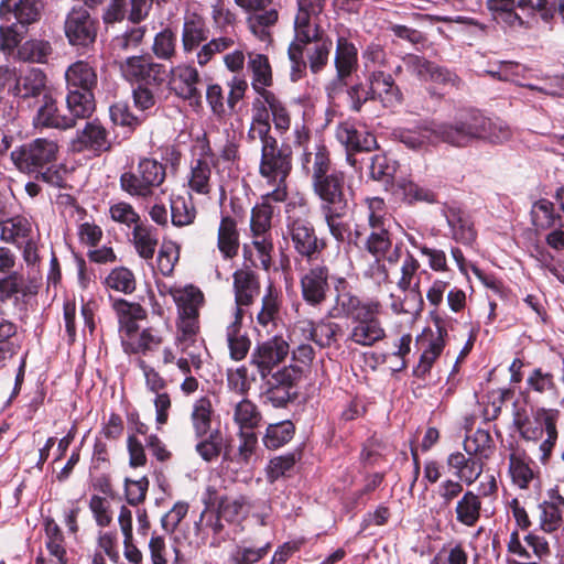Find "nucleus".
Instances as JSON below:
<instances>
[{"mask_svg":"<svg viewBox=\"0 0 564 564\" xmlns=\"http://www.w3.org/2000/svg\"><path fill=\"white\" fill-rule=\"evenodd\" d=\"M290 352V345L282 336L258 343L250 356L261 379L262 395L274 408H284L296 397L294 390L303 376L299 365L280 367Z\"/></svg>","mask_w":564,"mask_h":564,"instance_id":"1","label":"nucleus"},{"mask_svg":"<svg viewBox=\"0 0 564 564\" xmlns=\"http://www.w3.org/2000/svg\"><path fill=\"white\" fill-rule=\"evenodd\" d=\"M367 220L370 232L367 236L364 249L373 257L365 275L381 284L388 281L389 273L382 259L392 248V235L390 232L391 219L383 198L373 196L366 198Z\"/></svg>","mask_w":564,"mask_h":564,"instance_id":"2","label":"nucleus"},{"mask_svg":"<svg viewBox=\"0 0 564 564\" xmlns=\"http://www.w3.org/2000/svg\"><path fill=\"white\" fill-rule=\"evenodd\" d=\"M58 153L57 141L36 138L12 150L10 159L21 173L34 175L51 186L63 187L64 177L56 165Z\"/></svg>","mask_w":564,"mask_h":564,"instance_id":"3","label":"nucleus"},{"mask_svg":"<svg viewBox=\"0 0 564 564\" xmlns=\"http://www.w3.org/2000/svg\"><path fill=\"white\" fill-rule=\"evenodd\" d=\"M249 143L260 142L259 174L265 182L288 178L292 171V150L288 144L279 145L271 133V126H250L247 131Z\"/></svg>","mask_w":564,"mask_h":564,"instance_id":"4","label":"nucleus"},{"mask_svg":"<svg viewBox=\"0 0 564 564\" xmlns=\"http://www.w3.org/2000/svg\"><path fill=\"white\" fill-rule=\"evenodd\" d=\"M210 30L205 19L196 12H186L183 18L181 42L184 54H196L200 67L206 66L216 54L234 46L229 36L209 39Z\"/></svg>","mask_w":564,"mask_h":564,"instance_id":"5","label":"nucleus"},{"mask_svg":"<svg viewBox=\"0 0 564 564\" xmlns=\"http://www.w3.org/2000/svg\"><path fill=\"white\" fill-rule=\"evenodd\" d=\"M66 107L76 117H90L96 108L94 90L98 85L96 67L85 59L72 63L64 73Z\"/></svg>","mask_w":564,"mask_h":564,"instance_id":"6","label":"nucleus"},{"mask_svg":"<svg viewBox=\"0 0 564 564\" xmlns=\"http://www.w3.org/2000/svg\"><path fill=\"white\" fill-rule=\"evenodd\" d=\"M166 177V166L153 158H140L135 169L120 175L123 192L139 199L152 197Z\"/></svg>","mask_w":564,"mask_h":564,"instance_id":"7","label":"nucleus"},{"mask_svg":"<svg viewBox=\"0 0 564 564\" xmlns=\"http://www.w3.org/2000/svg\"><path fill=\"white\" fill-rule=\"evenodd\" d=\"M318 17L319 14L297 9L293 23L294 39L288 47V57L291 63L290 78L293 83L305 77V62L303 57L305 44L324 33L319 24L314 21Z\"/></svg>","mask_w":564,"mask_h":564,"instance_id":"8","label":"nucleus"},{"mask_svg":"<svg viewBox=\"0 0 564 564\" xmlns=\"http://www.w3.org/2000/svg\"><path fill=\"white\" fill-rule=\"evenodd\" d=\"M392 55L382 44L375 41L368 43L361 51L362 74L367 84H376L403 98L392 74H389Z\"/></svg>","mask_w":564,"mask_h":564,"instance_id":"9","label":"nucleus"},{"mask_svg":"<svg viewBox=\"0 0 564 564\" xmlns=\"http://www.w3.org/2000/svg\"><path fill=\"white\" fill-rule=\"evenodd\" d=\"M487 118L477 109L462 110L453 122H440L443 142L454 147H466L475 140H482Z\"/></svg>","mask_w":564,"mask_h":564,"instance_id":"10","label":"nucleus"},{"mask_svg":"<svg viewBox=\"0 0 564 564\" xmlns=\"http://www.w3.org/2000/svg\"><path fill=\"white\" fill-rule=\"evenodd\" d=\"M284 239L290 241L297 256L306 261H316L326 248V241L318 238L314 225L305 217H286Z\"/></svg>","mask_w":564,"mask_h":564,"instance_id":"11","label":"nucleus"},{"mask_svg":"<svg viewBox=\"0 0 564 564\" xmlns=\"http://www.w3.org/2000/svg\"><path fill=\"white\" fill-rule=\"evenodd\" d=\"M120 72L126 80L137 86L161 88L167 72L166 67L149 56H129L120 62Z\"/></svg>","mask_w":564,"mask_h":564,"instance_id":"12","label":"nucleus"},{"mask_svg":"<svg viewBox=\"0 0 564 564\" xmlns=\"http://www.w3.org/2000/svg\"><path fill=\"white\" fill-rule=\"evenodd\" d=\"M235 3L249 13L250 32L261 42H270L271 29L279 21V11L271 7L273 0H235Z\"/></svg>","mask_w":564,"mask_h":564,"instance_id":"13","label":"nucleus"},{"mask_svg":"<svg viewBox=\"0 0 564 564\" xmlns=\"http://www.w3.org/2000/svg\"><path fill=\"white\" fill-rule=\"evenodd\" d=\"M312 187L321 199V212L348 208L351 189L346 184L345 172L338 170L312 183Z\"/></svg>","mask_w":564,"mask_h":564,"instance_id":"14","label":"nucleus"},{"mask_svg":"<svg viewBox=\"0 0 564 564\" xmlns=\"http://www.w3.org/2000/svg\"><path fill=\"white\" fill-rule=\"evenodd\" d=\"M8 93L19 101H29L44 96L46 88V75L40 68L17 70L9 67Z\"/></svg>","mask_w":564,"mask_h":564,"instance_id":"15","label":"nucleus"},{"mask_svg":"<svg viewBox=\"0 0 564 564\" xmlns=\"http://www.w3.org/2000/svg\"><path fill=\"white\" fill-rule=\"evenodd\" d=\"M64 31L70 45L88 47L96 41L98 21L87 9L75 7L66 15Z\"/></svg>","mask_w":564,"mask_h":564,"instance_id":"16","label":"nucleus"},{"mask_svg":"<svg viewBox=\"0 0 564 564\" xmlns=\"http://www.w3.org/2000/svg\"><path fill=\"white\" fill-rule=\"evenodd\" d=\"M441 123L433 120H421L412 127H402L393 130L397 141L414 151L427 150L437 142H443L440 133Z\"/></svg>","mask_w":564,"mask_h":564,"instance_id":"17","label":"nucleus"},{"mask_svg":"<svg viewBox=\"0 0 564 564\" xmlns=\"http://www.w3.org/2000/svg\"><path fill=\"white\" fill-rule=\"evenodd\" d=\"M112 148L109 131L98 120L87 121L83 129L77 130L76 135L70 141L73 152H89L99 156L109 152Z\"/></svg>","mask_w":564,"mask_h":564,"instance_id":"18","label":"nucleus"},{"mask_svg":"<svg viewBox=\"0 0 564 564\" xmlns=\"http://www.w3.org/2000/svg\"><path fill=\"white\" fill-rule=\"evenodd\" d=\"M286 180L288 178H283L281 182H267L273 189L262 195L261 203L252 208L250 227L253 237L261 236L270 230L273 216V206L271 203H282L286 199Z\"/></svg>","mask_w":564,"mask_h":564,"instance_id":"19","label":"nucleus"},{"mask_svg":"<svg viewBox=\"0 0 564 564\" xmlns=\"http://www.w3.org/2000/svg\"><path fill=\"white\" fill-rule=\"evenodd\" d=\"M379 303L367 313L352 319L347 341L361 347H372L386 337V330L378 317Z\"/></svg>","mask_w":564,"mask_h":564,"instance_id":"20","label":"nucleus"},{"mask_svg":"<svg viewBox=\"0 0 564 564\" xmlns=\"http://www.w3.org/2000/svg\"><path fill=\"white\" fill-rule=\"evenodd\" d=\"M349 108L360 112L362 106L369 100H377L386 108H395L402 104L403 98L388 91L376 84L356 83L346 89Z\"/></svg>","mask_w":564,"mask_h":564,"instance_id":"21","label":"nucleus"},{"mask_svg":"<svg viewBox=\"0 0 564 564\" xmlns=\"http://www.w3.org/2000/svg\"><path fill=\"white\" fill-rule=\"evenodd\" d=\"M199 84L200 75L197 68L191 64H180L170 69L169 86L171 91L178 98L189 101L191 105L200 102Z\"/></svg>","mask_w":564,"mask_h":564,"instance_id":"22","label":"nucleus"},{"mask_svg":"<svg viewBox=\"0 0 564 564\" xmlns=\"http://www.w3.org/2000/svg\"><path fill=\"white\" fill-rule=\"evenodd\" d=\"M42 0H2L0 2V19L14 22L28 31V26L36 23L42 15Z\"/></svg>","mask_w":564,"mask_h":564,"instance_id":"23","label":"nucleus"},{"mask_svg":"<svg viewBox=\"0 0 564 564\" xmlns=\"http://www.w3.org/2000/svg\"><path fill=\"white\" fill-rule=\"evenodd\" d=\"M329 270L326 265H315L301 278L303 300L311 306H319L327 297Z\"/></svg>","mask_w":564,"mask_h":564,"instance_id":"24","label":"nucleus"},{"mask_svg":"<svg viewBox=\"0 0 564 564\" xmlns=\"http://www.w3.org/2000/svg\"><path fill=\"white\" fill-rule=\"evenodd\" d=\"M301 167L303 173L310 176L311 183L338 171L334 167L330 152L323 142L315 143L312 150H304L301 156Z\"/></svg>","mask_w":564,"mask_h":564,"instance_id":"25","label":"nucleus"},{"mask_svg":"<svg viewBox=\"0 0 564 564\" xmlns=\"http://www.w3.org/2000/svg\"><path fill=\"white\" fill-rule=\"evenodd\" d=\"M403 65L405 70L422 82H435L446 84L454 82L455 75L447 68L437 66L433 62L416 54H405L403 56Z\"/></svg>","mask_w":564,"mask_h":564,"instance_id":"26","label":"nucleus"},{"mask_svg":"<svg viewBox=\"0 0 564 564\" xmlns=\"http://www.w3.org/2000/svg\"><path fill=\"white\" fill-rule=\"evenodd\" d=\"M87 117H76L74 113L61 115L56 101L52 96L44 94L43 104L33 118L35 128H53L67 130L75 127L77 119H86Z\"/></svg>","mask_w":564,"mask_h":564,"instance_id":"27","label":"nucleus"},{"mask_svg":"<svg viewBox=\"0 0 564 564\" xmlns=\"http://www.w3.org/2000/svg\"><path fill=\"white\" fill-rule=\"evenodd\" d=\"M335 135L346 151L371 152L378 148L375 134L357 129L349 121L340 122L336 128Z\"/></svg>","mask_w":564,"mask_h":564,"instance_id":"28","label":"nucleus"},{"mask_svg":"<svg viewBox=\"0 0 564 564\" xmlns=\"http://www.w3.org/2000/svg\"><path fill=\"white\" fill-rule=\"evenodd\" d=\"M378 303L373 301L362 302L357 295L349 291L337 289L334 305L328 310L327 316L332 318H349L355 319L362 313H367Z\"/></svg>","mask_w":564,"mask_h":564,"instance_id":"29","label":"nucleus"},{"mask_svg":"<svg viewBox=\"0 0 564 564\" xmlns=\"http://www.w3.org/2000/svg\"><path fill=\"white\" fill-rule=\"evenodd\" d=\"M118 316L119 332L122 339H133L139 330L138 321L144 319L145 310L138 303L126 300H116L112 304Z\"/></svg>","mask_w":564,"mask_h":564,"instance_id":"30","label":"nucleus"},{"mask_svg":"<svg viewBox=\"0 0 564 564\" xmlns=\"http://www.w3.org/2000/svg\"><path fill=\"white\" fill-rule=\"evenodd\" d=\"M247 57V69L251 74V87L254 93L259 97L272 93L267 89L273 84L272 67L269 57L258 52H249Z\"/></svg>","mask_w":564,"mask_h":564,"instance_id":"31","label":"nucleus"},{"mask_svg":"<svg viewBox=\"0 0 564 564\" xmlns=\"http://www.w3.org/2000/svg\"><path fill=\"white\" fill-rule=\"evenodd\" d=\"M442 214L449 227L452 238L463 245H471L476 239V231L470 217L459 207L445 205Z\"/></svg>","mask_w":564,"mask_h":564,"instance_id":"32","label":"nucleus"},{"mask_svg":"<svg viewBox=\"0 0 564 564\" xmlns=\"http://www.w3.org/2000/svg\"><path fill=\"white\" fill-rule=\"evenodd\" d=\"M332 50L333 41L324 33L305 44V48H303L305 72L307 70V67L314 75L324 70L328 65Z\"/></svg>","mask_w":564,"mask_h":564,"instance_id":"33","label":"nucleus"},{"mask_svg":"<svg viewBox=\"0 0 564 564\" xmlns=\"http://www.w3.org/2000/svg\"><path fill=\"white\" fill-rule=\"evenodd\" d=\"M234 292L236 310L249 306L260 293V283L257 274L247 269L234 272Z\"/></svg>","mask_w":564,"mask_h":564,"instance_id":"34","label":"nucleus"},{"mask_svg":"<svg viewBox=\"0 0 564 564\" xmlns=\"http://www.w3.org/2000/svg\"><path fill=\"white\" fill-rule=\"evenodd\" d=\"M212 164H214V154L210 148H207L200 158L192 161L188 186L193 192L202 195L210 193Z\"/></svg>","mask_w":564,"mask_h":564,"instance_id":"35","label":"nucleus"},{"mask_svg":"<svg viewBox=\"0 0 564 564\" xmlns=\"http://www.w3.org/2000/svg\"><path fill=\"white\" fill-rule=\"evenodd\" d=\"M531 221L536 230L564 228V215L555 209V203L547 198H540L532 204Z\"/></svg>","mask_w":564,"mask_h":564,"instance_id":"36","label":"nucleus"},{"mask_svg":"<svg viewBox=\"0 0 564 564\" xmlns=\"http://www.w3.org/2000/svg\"><path fill=\"white\" fill-rule=\"evenodd\" d=\"M242 308L235 310V319L226 329L229 354L231 359L236 361H240L246 358L251 345L249 337L245 332H242Z\"/></svg>","mask_w":564,"mask_h":564,"instance_id":"37","label":"nucleus"},{"mask_svg":"<svg viewBox=\"0 0 564 564\" xmlns=\"http://www.w3.org/2000/svg\"><path fill=\"white\" fill-rule=\"evenodd\" d=\"M334 66L341 74L345 72L352 74L357 70L358 48L345 34H338L336 37Z\"/></svg>","mask_w":564,"mask_h":564,"instance_id":"38","label":"nucleus"},{"mask_svg":"<svg viewBox=\"0 0 564 564\" xmlns=\"http://www.w3.org/2000/svg\"><path fill=\"white\" fill-rule=\"evenodd\" d=\"M540 527L544 532H554L562 524V514L564 510V498L556 491L550 494V500L539 505Z\"/></svg>","mask_w":564,"mask_h":564,"instance_id":"39","label":"nucleus"},{"mask_svg":"<svg viewBox=\"0 0 564 564\" xmlns=\"http://www.w3.org/2000/svg\"><path fill=\"white\" fill-rule=\"evenodd\" d=\"M456 521L471 528L477 524L481 516V498L471 490H466L455 506Z\"/></svg>","mask_w":564,"mask_h":564,"instance_id":"40","label":"nucleus"},{"mask_svg":"<svg viewBox=\"0 0 564 564\" xmlns=\"http://www.w3.org/2000/svg\"><path fill=\"white\" fill-rule=\"evenodd\" d=\"M436 333V336L432 337L427 347L422 352L417 366L413 369V375L417 378H425L445 347L446 328L437 324Z\"/></svg>","mask_w":564,"mask_h":564,"instance_id":"41","label":"nucleus"},{"mask_svg":"<svg viewBox=\"0 0 564 564\" xmlns=\"http://www.w3.org/2000/svg\"><path fill=\"white\" fill-rule=\"evenodd\" d=\"M132 241L142 259L152 260L159 242L158 230L151 225L140 223L133 227Z\"/></svg>","mask_w":564,"mask_h":564,"instance_id":"42","label":"nucleus"},{"mask_svg":"<svg viewBox=\"0 0 564 564\" xmlns=\"http://www.w3.org/2000/svg\"><path fill=\"white\" fill-rule=\"evenodd\" d=\"M217 247L225 259H231L238 253L239 234L237 223L230 216L223 217L220 220Z\"/></svg>","mask_w":564,"mask_h":564,"instance_id":"43","label":"nucleus"},{"mask_svg":"<svg viewBox=\"0 0 564 564\" xmlns=\"http://www.w3.org/2000/svg\"><path fill=\"white\" fill-rule=\"evenodd\" d=\"M214 410L212 401L207 397L197 399L192 409L191 422L195 437H203L214 431L212 429V419Z\"/></svg>","mask_w":564,"mask_h":564,"instance_id":"44","label":"nucleus"},{"mask_svg":"<svg viewBox=\"0 0 564 564\" xmlns=\"http://www.w3.org/2000/svg\"><path fill=\"white\" fill-rule=\"evenodd\" d=\"M534 416L535 420L541 423L542 429H544L546 433V438L541 443L540 449L543 452L544 456H549L557 441L558 434L556 423L560 416V411L557 409L539 408L535 411Z\"/></svg>","mask_w":564,"mask_h":564,"instance_id":"45","label":"nucleus"},{"mask_svg":"<svg viewBox=\"0 0 564 564\" xmlns=\"http://www.w3.org/2000/svg\"><path fill=\"white\" fill-rule=\"evenodd\" d=\"M172 296L177 306L178 315L199 314V308L204 303V294L198 288L187 285L174 290Z\"/></svg>","mask_w":564,"mask_h":564,"instance_id":"46","label":"nucleus"},{"mask_svg":"<svg viewBox=\"0 0 564 564\" xmlns=\"http://www.w3.org/2000/svg\"><path fill=\"white\" fill-rule=\"evenodd\" d=\"M295 434V426L290 420L269 424L262 437L265 448L274 451L288 444Z\"/></svg>","mask_w":564,"mask_h":564,"instance_id":"47","label":"nucleus"},{"mask_svg":"<svg viewBox=\"0 0 564 564\" xmlns=\"http://www.w3.org/2000/svg\"><path fill=\"white\" fill-rule=\"evenodd\" d=\"M162 343V337L152 327L144 328L133 339H122V348L126 354H143L156 349Z\"/></svg>","mask_w":564,"mask_h":564,"instance_id":"48","label":"nucleus"},{"mask_svg":"<svg viewBox=\"0 0 564 564\" xmlns=\"http://www.w3.org/2000/svg\"><path fill=\"white\" fill-rule=\"evenodd\" d=\"M509 474L512 482L521 489H527L533 479V470L524 452L516 451L509 455Z\"/></svg>","mask_w":564,"mask_h":564,"instance_id":"49","label":"nucleus"},{"mask_svg":"<svg viewBox=\"0 0 564 564\" xmlns=\"http://www.w3.org/2000/svg\"><path fill=\"white\" fill-rule=\"evenodd\" d=\"M171 223L175 227H184L194 223L196 218V208L192 198L177 195L170 199Z\"/></svg>","mask_w":564,"mask_h":564,"instance_id":"50","label":"nucleus"},{"mask_svg":"<svg viewBox=\"0 0 564 564\" xmlns=\"http://www.w3.org/2000/svg\"><path fill=\"white\" fill-rule=\"evenodd\" d=\"M53 52L52 45L46 40L31 39L18 48V56L23 62L44 64Z\"/></svg>","mask_w":564,"mask_h":564,"instance_id":"51","label":"nucleus"},{"mask_svg":"<svg viewBox=\"0 0 564 564\" xmlns=\"http://www.w3.org/2000/svg\"><path fill=\"white\" fill-rule=\"evenodd\" d=\"M404 299L394 294L390 295V308L394 314H419L423 311L424 300L419 289V282L415 283L412 290L405 292Z\"/></svg>","mask_w":564,"mask_h":564,"instance_id":"52","label":"nucleus"},{"mask_svg":"<svg viewBox=\"0 0 564 564\" xmlns=\"http://www.w3.org/2000/svg\"><path fill=\"white\" fill-rule=\"evenodd\" d=\"M262 420L258 406L249 399H242L234 408V422L240 431H248L258 427Z\"/></svg>","mask_w":564,"mask_h":564,"instance_id":"53","label":"nucleus"},{"mask_svg":"<svg viewBox=\"0 0 564 564\" xmlns=\"http://www.w3.org/2000/svg\"><path fill=\"white\" fill-rule=\"evenodd\" d=\"M145 32V25L134 24L128 28L123 33L112 37L110 42L111 52L119 56L121 53L135 50L142 43Z\"/></svg>","mask_w":564,"mask_h":564,"instance_id":"54","label":"nucleus"},{"mask_svg":"<svg viewBox=\"0 0 564 564\" xmlns=\"http://www.w3.org/2000/svg\"><path fill=\"white\" fill-rule=\"evenodd\" d=\"M329 318L330 317L326 316L316 321V336L314 338V344L322 349L337 346L339 338L344 334L341 325L330 321Z\"/></svg>","mask_w":564,"mask_h":564,"instance_id":"55","label":"nucleus"},{"mask_svg":"<svg viewBox=\"0 0 564 564\" xmlns=\"http://www.w3.org/2000/svg\"><path fill=\"white\" fill-rule=\"evenodd\" d=\"M261 302V310L257 314L258 324L265 328L275 326L278 319L280 318L281 301L278 293L273 291L272 286L268 288L267 293L263 295Z\"/></svg>","mask_w":564,"mask_h":564,"instance_id":"56","label":"nucleus"},{"mask_svg":"<svg viewBox=\"0 0 564 564\" xmlns=\"http://www.w3.org/2000/svg\"><path fill=\"white\" fill-rule=\"evenodd\" d=\"M196 438L199 441L195 446V451L203 460L210 463L219 457L224 446V437L219 429H214L206 436Z\"/></svg>","mask_w":564,"mask_h":564,"instance_id":"57","label":"nucleus"},{"mask_svg":"<svg viewBox=\"0 0 564 564\" xmlns=\"http://www.w3.org/2000/svg\"><path fill=\"white\" fill-rule=\"evenodd\" d=\"M267 104L270 109V115L274 123L275 130L280 134H284L291 127V117L285 105L280 98L272 91L260 97Z\"/></svg>","mask_w":564,"mask_h":564,"instance_id":"58","label":"nucleus"},{"mask_svg":"<svg viewBox=\"0 0 564 564\" xmlns=\"http://www.w3.org/2000/svg\"><path fill=\"white\" fill-rule=\"evenodd\" d=\"M527 389L528 391L535 392L538 394L550 393L556 395L557 393L554 375L540 367L532 369L528 375Z\"/></svg>","mask_w":564,"mask_h":564,"instance_id":"59","label":"nucleus"},{"mask_svg":"<svg viewBox=\"0 0 564 564\" xmlns=\"http://www.w3.org/2000/svg\"><path fill=\"white\" fill-rule=\"evenodd\" d=\"M348 208H340L337 210L322 212L324 221L328 228L330 236L338 242L344 243L350 236V226L348 223L341 220L346 216Z\"/></svg>","mask_w":564,"mask_h":564,"instance_id":"60","label":"nucleus"},{"mask_svg":"<svg viewBox=\"0 0 564 564\" xmlns=\"http://www.w3.org/2000/svg\"><path fill=\"white\" fill-rule=\"evenodd\" d=\"M176 34L170 28L158 32L152 44L154 56L162 61H172L176 55Z\"/></svg>","mask_w":564,"mask_h":564,"instance_id":"61","label":"nucleus"},{"mask_svg":"<svg viewBox=\"0 0 564 564\" xmlns=\"http://www.w3.org/2000/svg\"><path fill=\"white\" fill-rule=\"evenodd\" d=\"M369 176L375 181L390 183L397 172L395 161L390 160L386 154L377 153L369 158Z\"/></svg>","mask_w":564,"mask_h":564,"instance_id":"62","label":"nucleus"},{"mask_svg":"<svg viewBox=\"0 0 564 564\" xmlns=\"http://www.w3.org/2000/svg\"><path fill=\"white\" fill-rule=\"evenodd\" d=\"M397 191L403 196L408 203L425 202L435 203L436 195L430 188L420 186L408 178H401L397 182Z\"/></svg>","mask_w":564,"mask_h":564,"instance_id":"63","label":"nucleus"},{"mask_svg":"<svg viewBox=\"0 0 564 564\" xmlns=\"http://www.w3.org/2000/svg\"><path fill=\"white\" fill-rule=\"evenodd\" d=\"M300 458L301 452H292L270 459L267 468L269 480L275 481L281 477L291 476L294 466Z\"/></svg>","mask_w":564,"mask_h":564,"instance_id":"64","label":"nucleus"}]
</instances>
